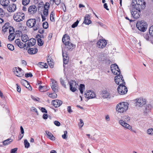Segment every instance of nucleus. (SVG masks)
<instances>
[{
	"label": "nucleus",
	"mask_w": 153,
	"mask_h": 153,
	"mask_svg": "<svg viewBox=\"0 0 153 153\" xmlns=\"http://www.w3.org/2000/svg\"><path fill=\"white\" fill-rule=\"evenodd\" d=\"M128 105L126 102H120L117 105L116 110L120 113L125 112L128 109Z\"/></svg>",
	"instance_id": "1"
},
{
	"label": "nucleus",
	"mask_w": 153,
	"mask_h": 153,
	"mask_svg": "<svg viewBox=\"0 0 153 153\" xmlns=\"http://www.w3.org/2000/svg\"><path fill=\"white\" fill-rule=\"evenodd\" d=\"M132 7L143 9L145 7L146 3L144 0H133Z\"/></svg>",
	"instance_id": "2"
},
{
	"label": "nucleus",
	"mask_w": 153,
	"mask_h": 153,
	"mask_svg": "<svg viewBox=\"0 0 153 153\" xmlns=\"http://www.w3.org/2000/svg\"><path fill=\"white\" fill-rule=\"evenodd\" d=\"M137 27L140 31L144 32L147 27V23L144 20L138 21L136 24Z\"/></svg>",
	"instance_id": "3"
},
{
	"label": "nucleus",
	"mask_w": 153,
	"mask_h": 153,
	"mask_svg": "<svg viewBox=\"0 0 153 153\" xmlns=\"http://www.w3.org/2000/svg\"><path fill=\"white\" fill-rule=\"evenodd\" d=\"M142 9L132 7L131 14L132 16L135 19L139 18L141 14V10Z\"/></svg>",
	"instance_id": "4"
},
{
	"label": "nucleus",
	"mask_w": 153,
	"mask_h": 153,
	"mask_svg": "<svg viewBox=\"0 0 153 153\" xmlns=\"http://www.w3.org/2000/svg\"><path fill=\"white\" fill-rule=\"evenodd\" d=\"M13 19L17 22H20L23 21L25 18L24 13L22 12H18L15 13L13 15Z\"/></svg>",
	"instance_id": "5"
},
{
	"label": "nucleus",
	"mask_w": 153,
	"mask_h": 153,
	"mask_svg": "<svg viewBox=\"0 0 153 153\" xmlns=\"http://www.w3.org/2000/svg\"><path fill=\"white\" fill-rule=\"evenodd\" d=\"M125 84L119 85L117 88V91L121 95L126 94L128 90Z\"/></svg>",
	"instance_id": "6"
},
{
	"label": "nucleus",
	"mask_w": 153,
	"mask_h": 153,
	"mask_svg": "<svg viewBox=\"0 0 153 153\" xmlns=\"http://www.w3.org/2000/svg\"><path fill=\"white\" fill-rule=\"evenodd\" d=\"M114 81L116 83L119 85L126 84L123 76L122 75H119L115 76L114 77Z\"/></svg>",
	"instance_id": "7"
},
{
	"label": "nucleus",
	"mask_w": 153,
	"mask_h": 153,
	"mask_svg": "<svg viewBox=\"0 0 153 153\" xmlns=\"http://www.w3.org/2000/svg\"><path fill=\"white\" fill-rule=\"evenodd\" d=\"M98 60L100 62H109L107 55L104 53L100 54L98 57Z\"/></svg>",
	"instance_id": "8"
},
{
	"label": "nucleus",
	"mask_w": 153,
	"mask_h": 153,
	"mask_svg": "<svg viewBox=\"0 0 153 153\" xmlns=\"http://www.w3.org/2000/svg\"><path fill=\"white\" fill-rule=\"evenodd\" d=\"M68 83L70 85V90L73 92H75L76 90V88L78 84L76 82L74 81H71L68 82Z\"/></svg>",
	"instance_id": "9"
},
{
	"label": "nucleus",
	"mask_w": 153,
	"mask_h": 153,
	"mask_svg": "<svg viewBox=\"0 0 153 153\" xmlns=\"http://www.w3.org/2000/svg\"><path fill=\"white\" fill-rule=\"evenodd\" d=\"M13 71L16 76L19 77L22 76L24 75L22 69L19 68H14L13 69Z\"/></svg>",
	"instance_id": "10"
},
{
	"label": "nucleus",
	"mask_w": 153,
	"mask_h": 153,
	"mask_svg": "<svg viewBox=\"0 0 153 153\" xmlns=\"http://www.w3.org/2000/svg\"><path fill=\"white\" fill-rule=\"evenodd\" d=\"M107 44L106 40L104 39H100L97 43L98 47L100 48H103L105 47Z\"/></svg>",
	"instance_id": "11"
},
{
	"label": "nucleus",
	"mask_w": 153,
	"mask_h": 153,
	"mask_svg": "<svg viewBox=\"0 0 153 153\" xmlns=\"http://www.w3.org/2000/svg\"><path fill=\"white\" fill-rule=\"evenodd\" d=\"M51 82H52L51 88L52 90L55 92H57L59 87L57 82L53 79H51Z\"/></svg>",
	"instance_id": "12"
},
{
	"label": "nucleus",
	"mask_w": 153,
	"mask_h": 153,
	"mask_svg": "<svg viewBox=\"0 0 153 153\" xmlns=\"http://www.w3.org/2000/svg\"><path fill=\"white\" fill-rule=\"evenodd\" d=\"M36 20L35 19H28L26 22L27 26L29 27L32 28L33 26H34L36 23Z\"/></svg>",
	"instance_id": "13"
},
{
	"label": "nucleus",
	"mask_w": 153,
	"mask_h": 153,
	"mask_svg": "<svg viewBox=\"0 0 153 153\" xmlns=\"http://www.w3.org/2000/svg\"><path fill=\"white\" fill-rule=\"evenodd\" d=\"M85 97L88 99L93 98L96 97L94 93L91 90H88L85 93Z\"/></svg>",
	"instance_id": "14"
},
{
	"label": "nucleus",
	"mask_w": 153,
	"mask_h": 153,
	"mask_svg": "<svg viewBox=\"0 0 153 153\" xmlns=\"http://www.w3.org/2000/svg\"><path fill=\"white\" fill-rule=\"evenodd\" d=\"M119 123L123 126L128 129L130 130L132 129V127L129 125L128 124L126 123L123 120H120L119 121Z\"/></svg>",
	"instance_id": "15"
},
{
	"label": "nucleus",
	"mask_w": 153,
	"mask_h": 153,
	"mask_svg": "<svg viewBox=\"0 0 153 153\" xmlns=\"http://www.w3.org/2000/svg\"><path fill=\"white\" fill-rule=\"evenodd\" d=\"M145 99H143V98H140L138 99L136 102V105L137 106H142L143 105H145Z\"/></svg>",
	"instance_id": "16"
},
{
	"label": "nucleus",
	"mask_w": 153,
	"mask_h": 153,
	"mask_svg": "<svg viewBox=\"0 0 153 153\" xmlns=\"http://www.w3.org/2000/svg\"><path fill=\"white\" fill-rule=\"evenodd\" d=\"M62 102L59 100H56L52 101V103L57 108L60 106L62 104Z\"/></svg>",
	"instance_id": "17"
},
{
	"label": "nucleus",
	"mask_w": 153,
	"mask_h": 153,
	"mask_svg": "<svg viewBox=\"0 0 153 153\" xmlns=\"http://www.w3.org/2000/svg\"><path fill=\"white\" fill-rule=\"evenodd\" d=\"M37 10V8L34 5H33L29 7L28 11L30 14H33L36 12Z\"/></svg>",
	"instance_id": "18"
},
{
	"label": "nucleus",
	"mask_w": 153,
	"mask_h": 153,
	"mask_svg": "<svg viewBox=\"0 0 153 153\" xmlns=\"http://www.w3.org/2000/svg\"><path fill=\"white\" fill-rule=\"evenodd\" d=\"M16 5L14 4H10L7 10L10 12H13L16 10Z\"/></svg>",
	"instance_id": "19"
},
{
	"label": "nucleus",
	"mask_w": 153,
	"mask_h": 153,
	"mask_svg": "<svg viewBox=\"0 0 153 153\" xmlns=\"http://www.w3.org/2000/svg\"><path fill=\"white\" fill-rule=\"evenodd\" d=\"M9 3V0H0V4L4 8L7 7Z\"/></svg>",
	"instance_id": "20"
},
{
	"label": "nucleus",
	"mask_w": 153,
	"mask_h": 153,
	"mask_svg": "<svg viewBox=\"0 0 153 153\" xmlns=\"http://www.w3.org/2000/svg\"><path fill=\"white\" fill-rule=\"evenodd\" d=\"M36 43V40L34 39H30L28 40V42L27 43V47H30L34 45Z\"/></svg>",
	"instance_id": "21"
},
{
	"label": "nucleus",
	"mask_w": 153,
	"mask_h": 153,
	"mask_svg": "<svg viewBox=\"0 0 153 153\" xmlns=\"http://www.w3.org/2000/svg\"><path fill=\"white\" fill-rule=\"evenodd\" d=\"M90 16L89 14H86L84 17L83 23L86 25H88L91 22V20L89 19Z\"/></svg>",
	"instance_id": "22"
},
{
	"label": "nucleus",
	"mask_w": 153,
	"mask_h": 153,
	"mask_svg": "<svg viewBox=\"0 0 153 153\" xmlns=\"http://www.w3.org/2000/svg\"><path fill=\"white\" fill-rule=\"evenodd\" d=\"M41 35L38 34L36 35V38L37 40L38 45L40 46H42L44 43L43 41L41 39Z\"/></svg>",
	"instance_id": "23"
},
{
	"label": "nucleus",
	"mask_w": 153,
	"mask_h": 153,
	"mask_svg": "<svg viewBox=\"0 0 153 153\" xmlns=\"http://www.w3.org/2000/svg\"><path fill=\"white\" fill-rule=\"evenodd\" d=\"M70 37L67 34L64 35L62 38V41L65 45H67L68 42H69Z\"/></svg>",
	"instance_id": "24"
},
{
	"label": "nucleus",
	"mask_w": 153,
	"mask_h": 153,
	"mask_svg": "<svg viewBox=\"0 0 153 153\" xmlns=\"http://www.w3.org/2000/svg\"><path fill=\"white\" fill-rule=\"evenodd\" d=\"M143 36L148 41H151L153 39V36L150 35L149 33H145L143 35Z\"/></svg>",
	"instance_id": "25"
},
{
	"label": "nucleus",
	"mask_w": 153,
	"mask_h": 153,
	"mask_svg": "<svg viewBox=\"0 0 153 153\" xmlns=\"http://www.w3.org/2000/svg\"><path fill=\"white\" fill-rule=\"evenodd\" d=\"M15 42L20 48H23V43L21 42L20 39H16L15 40Z\"/></svg>",
	"instance_id": "26"
},
{
	"label": "nucleus",
	"mask_w": 153,
	"mask_h": 153,
	"mask_svg": "<svg viewBox=\"0 0 153 153\" xmlns=\"http://www.w3.org/2000/svg\"><path fill=\"white\" fill-rule=\"evenodd\" d=\"M45 133L47 135L48 137V138L52 140H55V137L51 133L47 131H45Z\"/></svg>",
	"instance_id": "27"
},
{
	"label": "nucleus",
	"mask_w": 153,
	"mask_h": 153,
	"mask_svg": "<svg viewBox=\"0 0 153 153\" xmlns=\"http://www.w3.org/2000/svg\"><path fill=\"white\" fill-rule=\"evenodd\" d=\"M38 49L36 48H30L28 50V53L30 54H33L37 53Z\"/></svg>",
	"instance_id": "28"
},
{
	"label": "nucleus",
	"mask_w": 153,
	"mask_h": 153,
	"mask_svg": "<svg viewBox=\"0 0 153 153\" xmlns=\"http://www.w3.org/2000/svg\"><path fill=\"white\" fill-rule=\"evenodd\" d=\"M37 65L38 66L41 68H48V65L46 63H45L43 62H39L38 64Z\"/></svg>",
	"instance_id": "29"
},
{
	"label": "nucleus",
	"mask_w": 153,
	"mask_h": 153,
	"mask_svg": "<svg viewBox=\"0 0 153 153\" xmlns=\"http://www.w3.org/2000/svg\"><path fill=\"white\" fill-rule=\"evenodd\" d=\"M65 53L62 51V56L63 57V62L64 64H66L68 63L69 61V57L68 56H65Z\"/></svg>",
	"instance_id": "30"
},
{
	"label": "nucleus",
	"mask_w": 153,
	"mask_h": 153,
	"mask_svg": "<svg viewBox=\"0 0 153 153\" xmlns=\"http://www.w3.org/2000/svg\"><path fill=\"white\" fill-rule=\"evenodd\" d=\"M109 96V93L106 91H102L101 94L102 97L105 99L108 98Z\"/></svg>",
	"instance_id": "31"
},
{
	"label": "nucleus",
	"mask_w": 153,
	"mask_h": 153,
	"mask_svg": "<svg viewBox=\"0 0 153 153\" xmlns=\"http://www.w3.org/2000/svg\"><path fill=\"white\" fill-rule=\"evenodd\" d=\"M66 45L67 46V48L69 50H71L74 47H75L74 45L69 42H68L67 43V45Z\"/></svg>",
	"instance_id": "32"
},
{
	"label": "nucleus",
	"mask_w": 153,
	"mask_h": 153,
	"mask_svg": "<svg viewBox=\"0 0 153 153\" xmlns=\"http://www.w3.org/2000/svg\"><path fill=\"white\" fill-rule=\"evenodd\" d=\"M21 39L23 42H25L29 40V38L27 35L24 34L22 35Z\"/></svg>",
	"instance_id": "33"
},
{
	"label": "nucleus",
	"mask_w": 153,
	"mask_h": 153,
	"mask_svg": "<svg viewBox=\"0 0 153 153\" xmlns=\"http://www.w3.org/2000/svg\"><path fill=\"white\" fill-rule=\"evenodd\" d=\"M12 141L13 140L11 139H8L3 142V144L4 146L10 144Z\"/></svg>",
	"instance_id": "34"
},
{
	"label": "nucleus",
	"mask_w": 153,
	"mask_h": 153,
	"mask_svg": "<svg viewBox=\"0 0 153 153\" xmlns=\"http://www.w3.org/2000/svg\"><path fill=\"white\" fill-rule=\"evenodd\" d=\"M40 25L39 23L36 22L35 25H34V26H33L32 28H33V29L34 30H36L39 29Z\"/></svg>",
	"instance_id": "35"
},
{
	"label": "nucleus",
	"mask_w": 153,
	"mask_h": 153,
	"mask_svg": "<svg viewBox=\"0 0 153 153\" xmlns=\"http://www.w3.org/2000/svg\"><path fill=\"white\" fill-rule=\"evenodd\" d=\"M112 72L114 75H117V76L120 74V71L119 69V70H117V68L114 69H112Z\"/></svg>",
	"instance_id": "36"
},
{
	"label": "nucleus",
	"mask_w": 153,
	"mask_h": 153,
	"mask_svg": "<svg viewBox=\"0 0 153 153\" xmlns=\"http://www.w3.org/2000/svg\"><path fill=\"white\" fill-rule=\"evenodd\" d=\"M9 23H6L2 27V30L4 32H5L7 31V30L8 29L9 27Z\"/></svg>",
	"instance_id": "37"
},
{
	"label": "nucleus",
	"mask_w": 153,
	"mask_h": 153,
	"mask_svg": "<svg viewBox=\"0 0 153 153\" xmlns=\"http://www.w3.org/2000/svg\"><path fill=\"white\" fill-rule=\"evenodd\" d=\"M47 94L49 97H50L51 98H52L53 99L56 98L57 97V95L55 93H51V94L49 93H48Z\"/></svg>",
	"instance_id": "38"
},
{
	"label": "nucleus",
	"mask_w": 153,
	"mask_h": 153,
	"mask_svg": "<svg viewBox=\"0 0 153 153\" xmlns=\"http://www.w3.org/2000/svg\"><path fill=\"white\" fill-rule=\"evenodd\" d=\"M85 89V85L83 84H80L79 85V90L81 94L83 93V90Z\"/></svg>",
	"instance_id": "39"
},
{
	"label": "nucleus",
	"mask_w": 153,
	"mask_h": 153,
	"mask_svg": "<svg viewBox=\"0 0 153 153\" xmlns=\"http://www.w3.org/2000/svg\"><path fill=\"white\" fill-rule=\"evenodd\" d=\"M54 15L55 14L53 11H52L50 15V19L52 22H54L55 21L54 17Z\"/></svg>",
	"instance_id": "40"
},
{
	"label": "nucleus",
	"mask_w": 153,
	"mask_h": 153,
	"mask_svg": "<svg viewBox=\"0 0 153 153\" xmlns=\"http://www.w3.org/2000/svg\"><path fill=\"white\" fill-rule=\"evenodd\" d=\"M111 70L112 71V69H114L117 68V70H119V68L116 64H112L111 66Z\"/></svg>",
	"instance_id": "41"
},
{
	"label": "nucleus",
	"mask_w": 153,
	"mask_h": 153,
	"mask_svg": "<svg viewBox=\"0 0 153 153\" xmlns=\"http://www.w3.org/2000/svg\"><path fill=\"white\" fill-rule=\"evenodd\" d=\"M60 82L61 84L65 88H66V86L65 82L64 80L62 79V78H61L60 79Z\"/></svg>",
	"instance_id": "42"
},
{
	"label": "nucleus",
	"mask_w": 153,
	"mask_h": 153,
	"mask_svg": "<svg viewBox=\"0 0 153 153\" xmlns=\"http://www.w3.org/2000/svg\"><path fill=\"white\" fill-rule=\"evenodd\" d=\"M24 144L25 148H28L29 147L30 143L27 140H24Z\"/></svg>",
	"instance_id": "43"
},
{
	"label": "nucleus",
	"mask_w": 153,
	"mask_h": 153,
	"mask_svg": "<svg viewBox=\"0 0 153 153\" xmlns=\"http://www.w3.org/2000/svg\"><path fill=\"white\" fill-rule=\"evenodd\" d=\"M123 120L125 122H128L130 120V118L128 116H125L123 117Z\"/></svg>",
	"instance_id": "44"
},
{
	"label": "nucleus",
	"mask_w": 153,
	"mask_h": 153,
	"mask_svg": "<svg viewBox=\"0 0 153 153\" xmlns=\"http://www.w3.org/2000/svg\"><path fill=\"white\" fill-rule=\"evenodd\" d=\"M7 47L11 51H13L14 49L13 45L10 44H8L7 45Z\"/></svg>",
	"instance_id": "45"
},
{
	"label": "nucleus",
	"mask_w": 153,
	"mask_h": 153,
	"mask_svg": "<svg viewBox=\"0 0 153 153\" xmlns=\"http://www.w3.org/2000/svg\"><path fill=\"white\" fill-rule=\"evenodd\" d=\"M5 13L3 9L0 8V18H2L4 16Z\"/></svg>",
	"instance_id": "46"
},
{
	"label": "nucleus",
	"mask_w": 153,
	"mask_h": 153,
	"mask_svg": "<svg viewBox=\"0 0 153 153\" xmlns=\"http://www.w3.org/2000/svg\"><path fill=\"white\" fill-rule=\"evenodd\" d=\"M147 133L149 134L153 135V129L152 128L149 129L147 130Z\"/></svg>",
	"instance_id": "47"
},
{
	"label": "nucleus",
	"mask_w": 153,
	"mask_h": 153,
	"mask_svg": "<svg viewBox=\"0 0 153 153\" xmlns=\"http://www.w3.org/2000/svg\"><path fill=\"white\" fill-rule=\"evenodd\" d=\"M50 7V4L49 3H46L44 6V10H48Z\"/></svg>",
	"instance_id": "48"
},
{
	"label": "nucleus",
	"mask_w": 153,
	"mask_h": 153,
	"mask_svg": "<svg viewBox=\"0 0 153 153\" xmlns=\"http://www.w3.org/2000/svg\"><path fill=\"white\" fill-rule=\"evenodd\" d=\"M68 133L66 131H64V134L62 135V137L63 139H65L68 138Z\"/></svg>",
	"instance_id": "49"
},
{
	"label": "nucleus",
	"mask_w": 153,
	"mask_h": 153,
	"mask_svg": "<svg viewBox=\"0 0 153 153\" xmlns=\"http://www.w3.org/2000/svg\"><path fill=\"white\" fill-rule=\"evenodd\" d=\"M30 2V0H22V3L24 5H27Z\"/></svg>",
	"instance_id": "50"
},
{
	"label": "nucleus",
	"mask_w": 153,
	"mask_h": 153,
	"mask_svg": "<svg viewBox=\"0 0 153 153\" xmlns=\"http://www.w3.org/2000/svg\"><path fill=\"white\" fill-rule=\"evenodd\" d=\"M95 23L96 25L98 26H100L102 27H105V25H104L103 23L100 22H96Z\"/></svg>",
	"instance_id": "51"
},
{
	"label": "nucleus",
	"mask_w": 153,
	"mask_h": 153,
	"mask_svg": "<svg viewBox=\"0 0 153 153\" xmlns=\"http://www.w3.org/2000/svg\"><path fill=\"white\" fill-rule=\"evenodd\" d=\"M39 90L41 92H43L46 91L45 87V86L39 85Z\"/></svg>",
	"instance_id": "52"
},
{
	"label": "nucleus",
	"mask_w": 153,
	"mask_h": 153,
	"mask_svg": "<svg viewBox=\"0 0 153 153\" xmlns=\"http://www.w3.org/2000/svg\"><path fill=\"white\" fill-rule=\"evenodd\" d=\"M15 38L14 34H10L8 37V39L10 40H13Z\"/></svg>",
	"instance_id": "53"
},
{
	"label": "nucleus",
	"mask_w": 153,
	"mask_h": 153,
	"mask_svg": "<svg viewBox=\"0 0 153 153\" xmlns=\"http://www.w3.org/2000/svg\"><path fill=\"white\" fill-rule=\"evenodd\" d=\"M43 27L45 29H47L48 27V24L46 22H44L42 24Z\"/></svg>",
	"instance_id": "54"
},
{
	"label": "nucleus",
	"mask_w": 153,
	"mask_h": 153,
	"mask_svg": "<svg viewBox=\"0 0 153 153\" xmlns=\"http://www.w3.org/2000/svg\"><path fill=\"white\" fill-rule=\"evenodd\" d=\"M79 22L78 20H77L76 22H75L71 26L72 27L74 28L76 27L78 24Z\"/></svg>",
	"instance_id": "55"
},
{
	"label": "nucleus",
	"mask_w": 153,
	"mask_h": 153,
	"mask_svg": "<svg viewBox=\"0 0 153 153\" xmlns=\"http://www.w3.org/2000/svg\"><path fill=\"white\" fill-rule=\"evenodd\" d=\"M149 33L150 35L153 36V25L151 26L149 28Z\"/></svg>",
	"instance_id": "56"
},
{
	"label": "nucleus",
	"mask_w": 153,
	"mask_h": 153,
	"mask_svg": "<svg viewBox=\"0 0 153 153\" xmlns=\"http://www.w3.org/2000/svg\"><path fill=\"white\" fill-rule=\"evenodd\" d=\"M21 82L23 85L25 86L28 83V82L27 80L23 79L21 80Z\"/></svg>",
	"instance_id": "57"
},
{
	"label": "nucleus",
	"mask_w": 153,
	"mask_h": 153,
	"mask_svg": "<svg viewBox=\"0 0 153 153\" xmlns=\"http://www.w3.org/2000/svg\"><path fill=\"white\" fill-rule=\"evenodd\" d=\"M25 76L26 77H32L33 76V75L30 72L29 73H26L25 74Z\"/></svg>",
	"instance_id": "58"
},
{
	"label": "nucleus",
	"mask_w": 153,
	"mask_h": 153,
	"mask_svg": "<svg viewBox=\"0 0 153 153\" xmlns=\"http://www.w3.org/2000/svg\"><path fill=\"white\" fill-rule=\"evenodd\" d=\"M31 110L32 111L34 112H35L37 113V114H38V111L37 110V109L35 108L32 107H31Z\"/></svg>",
	"instance_id": "59"
},
{
	"label": "nucleus",
	"mask_w": 153,
	"mask_h": 153,
	"mask_svg": "<svg viewBox=\"0 0 153 153\" xmlns=\"http://www.w3.org/2000/svg\"><path fill=\"white\" fill-rule=\"evenodd\" d=\"M26 88H28L29 90H32V88L31 86H30V85L29 84L28 82V83L25 86Z\"/></svg>",
	"instance_id": "60"
},
{
	"label": "nucleus",
	"mask_w": 153,
	"mask_h": 153,
	"mask_svg": "<svg viewBox=\"0 0 153 153\" xmlns=\"http://www.w3.org/2000/svg\"><path fill=\"white\" fill-rule=\"evenodd\" d=\"M79 120L80 123L79 126H81V127H82L84 125V122L81 119H80Z\"/></svg>",
	"instance_id": "61"
},
{
	"label": "nucleus",
	"mask_w": 153,
	"mask_h": 153,
	"mask_svg": "<svg viewBox=\"0 0 153 153\" xmlns=\"http://www.w3.org/2000/svg\"><path fill=\"white\" fill-rule=\"evenodd\" d=\"M67 111H68V112L70 113H71L73 112V111H72V110L71 109V106H68V107Z\"/></svg>",
	"instance_id": "62"
},
{
	"label": "nucleus",
	"mask_w": 153,
	"mask_h": 153,
	"mask_svg": "<svg viewBox=\"0 0 153 153\" xmlns=\"http://www.w3.org/2000/svg\"><path fill=\"white\" fill-rule=\"evenodd\" d=\"M54 123L55 125L58 126H59L60 125V123L58 121H55Z\"/></svg>",
	"instance_id": "63"
},
{
	"label": "nucleus",
	"mask_w": 153,
	"mask_h": 153,
	"mask_svg": "<svg viewBox=\"0 0 153 153\" xmlns=\"http://www.w3.org/2000/svg\"><path fill=\"white\" fill-rule=\"evenodd\" d=\"M17 148L12 149L11 151V153H15L17 151Z\"/></svg>",
	"instance_id": "64"
}]
</instances>
